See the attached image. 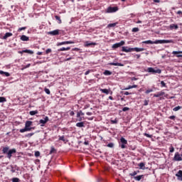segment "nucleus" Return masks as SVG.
I'll return each mask as SVG.
<instances>
[{
    "label": "nucleus",
    "mask_w": 182,
    "mask_h": 182,
    "mask_svg": "<svg viewBox=\"0 0 182 182\" xmlns=\"http://www.w3.org/2000/svg\"><path fill=\"white\" fill-rule=\"evenodd\" d=\"M143 50H146V49L143 48H130L127 46L122 47V52H125L126 53H129V52H143Z\"/></svg>",
    "instance_id": "nucleus-1"
},
{
    "label": "nucleus",
    "mask_w": 182,
    "mask_h": 182,
    "mask_svg": "<svg viewBox=\"0 0 182 182\" xmlns=\"http://www.w3.org/2000/svg\"><path fill=\"white\" fill-rule=\"evenodd\" d=\"M32 126V121H26L25 124V127L23 129H20V133H25V132H31L33 127Z\"/></svg>",
    "instance_id": "nucleus-2"
},
{
    "label": "nucleus",
    "mask_w": 182,
    "mask_h": 182,
    "mask_svg": "<svg viewBox=\"0 0 182 182\" xmlns=\"http://www.w3.org/2000/svg\"><path fill=\"white\" fill-rule=\"evenodd\" d=\"M146 72H148V73H152V75H156V73H158L160 75L161 73V70L160 69H154V68L149 67L146 69Z\"/></svg>",
    "instance_id": "nucleus-3"
},
{
    "label": "nucleus",
    "mask_w": 182,
    "mask_h": 182,
    "mask_svg": "<svg viewBox=\"0 0 182 182\" xmlns=\"http://www.w3.org/2000/svg\"><path fill=\"white\" fill-rule=\"evenodd\" d=\"M85 116V113L82 112V110H80L77 112V122H82V120H85V118L83 117Z\"/></svg>",
    "instance_id": "nucleus-4"
},
{
    "label": "nucleus",
    "mask_w": 182,
    "mask_h": 182,
    "mask_svg": "<svg viewBox=\"0 0 182 182\" xmlns=\"http://www.w3.org/2000/svg\"><path fill=\"white\" fill-rule=\"evenodd\" d=\"M120 143L121 144L119 146L121 149H127V140H126V139L121 137Z\"/></svg>",
    "instance_id": "nucleus-5"
},
{
    "label": "nucleus",
    "mask_w": 182,
    "mask_h": 182,
    "mask_svg": "<svg viewBox=\"0 0 182 182\" xmlns=\"http://www.w3.org/2000/svg\"><path fill=\"white\" fill-rule=\"evenodd\" d=\"M156 45L159 43H173V40H156L154 41Z\"/></svg>",
    "instance_id": "nucleus-6"
},
{
    "label": "nucleus",
    "mask_w": 182,
    "mask_h": 182,
    "mask_svg": "<svg viewBox=\"0 0 182 182\" xmlns=\"http://www.w3.org/2000/svg\"><path fill=\"white\" fill-rule=\"evenodd\" d=\"M117 11H119V8H117V6H114V7L109 6L107 9V13L113 14V12H117Z\"/></svg>",
    "instance_id": "nucleus-7"
},
{
    "label": "nucleus",
    "mask_w": 182,
    "mask_h": 182,
    "mask_svg": "<svg viewBox=\"0 0 182 182\" xmlns=\"http://www.w3.org/2000/svg\"><path fill=\"white\" fill-rule=\"evenodd\" d=\"M124 43H126L124 41H121L119 43L113 44L112 48L113 49H117V48H120V46H123Z\"/></svg>",
    "instance_id": "nucleus-8"
},
{
    "label": "nucleus",
    "mask_w": 182,
    "mask_h": 182,
    "mask_svg": "<svg viewBox=\"0 0 182 182\" xmlns=\"http://www.w3.org/2000/svg\"><path fill=\"white\" fill-rule=\"evenodd\" d=\"M48 122H49V117H45L44 119H40L39 123H41V127H43Z\"/></svg>",
    "instance_id": "nucleus-9"
},
{
    "label": "nucleus",
    "mask_w": 182,
    "mask_h": 182,
    "mask_svg": "<svg viewBox=\"0 0 182 182\" xmlns=\"http://www.w3.org/2000/svg\"><path fill=\"white\" fill-rule=\"evenodd\" d=\"M16 153V149H12L9 151L7 153V159H11L12 157V154H15Z\"/></svg>",
    "instance_id": "nucleus-10"
},
{
    "label": "nucleus",
    "mask_w": 182,
    "mask_h": 182,
    "mask_svg": "<svg viewBox=\"0 0 182 182\" xmlns=\"http://www.w3.org/2000/svg\"><path fill=\"white\" fill-rule=\"evenodd\" d=\"M75 43L73 41H63L57 43V46H62V45H72Z\"/></svg>",
    "instance_id": "nucleus-11"
},
{
    "label": "nucleus",
    "mask_w": 182,
    "mask_h": 182,
    "mask_svg": "<svg viewBox=\"0 0 182 182\" xmlns=\"http://www.w3.org/2000/svg\"><path fill=\"white\" fill-rule=\"evenodd\" d=\"M60 31V30H54L52 31L48 32V35H51V36H56L58 35H59V32Z\"/></svg>",
    "instance_id": "nucleus-12"
},
{
    "label": "nucleus",
    "mask_w": 182,
    "mask_h": 182,
    "mask_svg": "<svg viewBox=\"0 0 182 182\" xmlns=\"http://www.w3.org/2000/svg\"><path fill=\"white\" fill-rule=\"evenodd\" d=\"M135 181H141L144 179V175H139L134 177Z\"/></svg>",
    "instance_id": "nucleus-13"
},
{
    "label": "nucleus",
    "mask_w": 182,
    "mask_h": 182,
    "mask_svg": "<svg viewBox=\"0 0 182 182\" xmlns=\"http://www.w3.org/2000/svg\"><path fill=\"white\" fill-rule=\"evenodd\" d=\"M58 137H59L58 141H63V143H65V144H66V143L68 142V139H66V138L65 137L64 135H63V136L59 135Z\"/></svg>",
    "instance_id": "nucleus-14"
},
{
    "label": "nucleus",
    "mask_w": 182,
    "mask_h": 182,
    "mask_svg": "<svg viewBox=\"0 0 182 182\" xmlns=\"http://www.w3.org/2000/svg\"><path fill=\"white\" fill-rule=\"evenodd\" d=\"M92 45L96 46L97 44L96 43H90L89 41H85L84 46L85 48H89V46H92Z\"/></svg>",
    "instance_id": "nucleus-15"
},
{
    "label": "nucleus",
    "mask_w": 182,
    "mask_h": 182,
    "mask_svg": "<svg viewBox=\"0 0 182 182\" xmlns=\"http://www.w3.org/2000/svg\"><path fill=\"white\" fill-rule=\"evenodd\" d=\"M18 53L22 55V53H29L30 55H33V51L31 50H23L22 51H18Z\"/></svg>",
    "instance_id": "nucleus-16"
},
{
    "label": "nucleus",
    "mask_w": 182,
    "mask_h": 182,
    "mask_svg": "<svg viewBox=\"0 0 182 182\" xmlns=\"http://www.w3.org/2000/svg\"><path fill=\"white\" fill-rule=\"evenodd\" d=\"M21 41H23V42H28L29 41V37L22 35L20 38Z\"/></svg>",
    "instance_id": "nucleus-17"
},
{
    "label": "nucleus",
    "mask_w": 182,
    "mask_h": 182,
    "mask_svg": "<svg viewBox=\"0 0 182 182\" xmlns=\"http://www.w3.org/2000/svg\"><path fill=\"white\" fill-rule=\"evenodd\" d=\"M166 95V92L161 91L158 92L157 94L154 95V97H160L161 96H164Z\"/></svg>",
    "instance_id": "nucleus-18"
},
{
    "label": "nucleus",
    "mask_w": 182,
    "mask_h": 182,
    "mask_svg": "<svg viewBox=\"0 0 182 182\" xmlns=\"http://www.w3.org/2000/svg\"><path fill=\"white\" fill-rule=\"evenodd\" d=\"M140 170H146V164H144V162H141L138 164Z\"/></svg>",
    "instance_id": "nucleus-19"
},
{
    "label": "nucleus",
    "mask_w": 182,
    "mask_h": 182,
    "mask_svg": "<svg viewBox=\"0 0 182 182\" xmlns=\"http://www.w3.org/2000/svg\"><path fill=\"white\" fill-rule=\"evenodd\" d=\"M108 65H109V66H124V65L120 63H109Z\"/></svg>",
    "instance_id": "nucleus-20"
},
{
    "label": "nucleus",
    "mask_w": 182,
    "mask_h": 182,
    "mask_svg": "<svg viewBox=\"0 0 182 182\" xmlns=\"http://www.w3.org/2000/svg\"><path fill=\"white\" fill-rule=\"evenodd\" d=\"M169 28L171 31H173V29H178V26L177 24L172 23L169 26Z\"/></svg>",
    "instance_id": "nucleus-21"
},
{
    "label": "nucleus",
    "mask_w": 182,
    "mask_h": 182,
    "mask_svg": "<svg viewBox=\"0 0 182 182\" xmlns=\"http://www.w3.org/2000/svg\"><path fill=\"white\" fill-rule=\"evenodd\" d=\"M9 151V146H5V147H4L3 149H2V153H3V154H8Z\"/></svg>",
    "instance_id": "nucleus-22"
},
{
    "label": "nucleus",
    "mask_w": 182,
    "mask_h": 182,
    "mask_svg": "<svg viewBox=\"0 0 182 182\" xmlns=\"http://www.w3.org/2000/svg\"><path fill=\"white\" fill-rule=\"evenodd\" d=\"M12 33H6L4 36L2 38V39L6 40L8 38H11L12 36Z\"/></svg>",
    "instance_id": "nucleus-23"
},
{
    "label": "nucleus",
    "mask_w": 182,
    "mask_h": 182,
    "mask_svg": "<svg viewBox=\"0 0 182 182\" xmlns=\"http://www.w3.org/2000/svg\"><path fill=\"white\" fill-rule=\"evenodd\" d=\"M142 43H145L146 45H154L155 44L154 41H152L151 40L143 41Z\"/></svg>",
    "instance_id": "nucleus-24"
},
{
    "label": "nucleus",
    "mask_w": 182,
    "mask_h": 182,
    "mask_svg": "<svg viewBox=\"0 0 182 182\" xmlns=\"http://www.w3.org/2000/svg\"><path fill=\"white\" fill-rule=\"evenodd\" d=\"M176 176L178 178V180H182V171L179 170L176 174Z\"/></svg>",
    "instance_id": "nucleus-25"
},
{
    "label": "nucleus",
    "mask_w": 182,
    "mask_h": 182,
    "mask_svg": "<svg viewBox=\"0 0 182 182\" xmlns=\"http://www.w3.org/2000/svg\"><path fill=\"white\" fill-rule=\"evenodd\" d=\"M0 75H4L6 77H9V76H11V74L3 70H0Z\"/></svg>",
    "instance_id": "nucleus-26"
},
{
    "label": "nucleus",
    "mask_w": 182,
    "mask_h": 182,
    "mask_svg": "<svg viewBox=\"0 0 182 182\" xmlns=\"http://www.w3.org/2000/svg\"><path fill=\"white\" fill-rule=\"evenodd\" d=\"M100 90L102 93H105V95H109V93H110V90L108 89H100Z\"/></svg>",
    "instance_id": "nucleus-27"
},
{
    "label": "nucleus",
    "mask_w": 182,
    "mask_h": 182,
    "mask_svg": "<svg viewBox=\"0 0 182 182\" xmlns=\"http://www.w3.org/2000/svg\"><path fill=\"white\" fill-rule=\"evenodd\" d=\"M112 74V71L108 70H105V72L103 73V75H105V76H110Z\"/></svg>",
    "instance_id": "nucleus-28"
},
{
    "label": "nucleus",
    "mask_w": 182,
    "mask_h": 182,
    "mask_svg": "<svg viewBox=\"0 0 182 182\" xmlns=\"http://www.w3.org/2000/svg\"><path fill=\"white\" fill-rule=\"evenodd\" d=\"M64 50H70V47H67V48L63 47L58 50V52H63Z\"/></svg>",
    "instance_id": "nucleus-29"
},
{
    "label": "nucleus",
    "mask_w": 182,
    "mask_h": 182,
    "mask_svg": "<svg viewBox=\"0 0 182 182\" xmlns=\"http://www.w3.org/2000/svg\"><path fill=\"white\" fill-rule=\"evenodd\" d=\"M76 127H85V122H77L76 124Z\"/></svg>",
    "instance_id": "nucleus-30"
},
{
    "label": "nucleus",
    "mask_w": 182,
    "mask_h": 182,
    "mask_svg": "<svg viewBox=\"0 0 182 182\" xmlns=\"http://www.w3.org/2000/svg\"><path fill=\"white\" fill-rule=\"evenodd\" d=\"M117 23H109L107 25V28H114V26H116V25H117Z\"/></svg>",
    "instance_id": "nucleus-31"
},
{
    "label": "nucleus",
    "mask_w": 182,
    "mask_h": 182,
    "mask_svg": "<svg viewBox=\"0 0 182 182\" xmlns=\"http://www.w3.org/2000/svg\"><path fill=\"white\" fill-rule=\"evenodd\" d=\"M38 110L30 111L29 114H31V116H35V114H38Z\"/></svg>",
    "instance_id": "nucleus-32"
},
{
    "label": "nucleus",
    "mask_w": 182,
    "mask_h": 182,
    "mask_svg": "<svg viewBox=\"0 0 182 182\" xmlns=\"http://www.w3.org/2000/svg\"><path fill=\"white\" fill-rule=\"evenodd\" d=\"M56 21H58V23H62V19H60V16H55Z\"/></svg>",
    "instance_id": "nucleus-33"
},
{
    "label": "nucleus",
    "mask_w": 182,
    "mask_h": 182,
    "mask_svg": "<svg viewBox=\"0 0 182 182\" xmlns=\"http://www.w3.org/2000/svg\"><path fill=\"white\" fill-rule=\"evenodd\" d=\"M107 147H109V149H113V147H114V144L113 142H111L107 145Z\"/></svg>",
    "instance_id": "nucleus-34"
},
{
    "label": "nucleus",
    "mask_w": 182,
    "mask_h": 182,
    "mask_svg": "<svg viewBox=\"0 0 182 182\" xmlns=\"http://www.w3.org/2000/svg\"><path fill=\"white\" fill-rule=\"evenodd\" d=\"M4 102H6V98L4 97H0V103H4Z\"/></svg>",
    "instance_id": "nucleus-35"
},
{
    "label": "nucleus",
    "mask_w": 182,
    "mask_h": 182,
    "mask_svg": "<svg viewBox=\"0 0 182 182\" xmlns=\"http://www.w3.org/2000/svg\"><path fill=\"white\" fill-rule=\"evenodd\" d=\"M55 151H56V149H55V147L52 146L51 149L50 151V154H53V153H55Z\"/></svg>",
    "instance_id": "nucleus-36"
},
{
    "label": "nucleus",
    "mask_w": 182,
    "mask_h": 182,
    "mask_svg": "<svg viewBox=\"0 0 182 182\" xmlns=\"http://www.w3.org/2000/svg\"><path fill=\"white\" fill-rule=\"evenodd\" d=\"M129 176H131V177H136V176H137V172H136V171H135L129 173Z\"/></svg>",
    "instance_id": "nucleus-37"
},
{
    "label": "nucleus",
    "mask_w": 182,
    "mask_h": 182,
    "mask_svg": "<svg viewBox=\"0 0 182 182\" xmlns=\"http://www.w3.org/2000/svg\"><path fill=\"white\" fill-rule=\"evenodd\" d=\"M180 109H181V107L180 106H178V107H176L173 109V112H178V110H180Z\"/></svg>",
    "instance_id": "nucleus-38"
},
{
    "label": "nucleus",
    "mask_w": 182,
    "mask_h": 182,
    "mask_svg": "<svg viewBox=\"0 0 182 182\" xmlns=\"http://www.w3.org/2000/svg\"><path fill=\"white\" fill-rule=\"evenodd\" d=\"M33 134H35V133H29L28 134L25 135V137H28V139L32 137V136H33Z\"/></svg>",
    "instance_id": "nucleus-39"
},
{
    "label": "nucleus",
    "mask_w": 182,
    "mask_h": 182,
    "mask_svg": "<svg viewBox=\"0 0 182 182\" xmlns=\"http://www.w3.org/2000/svg\"><path fill=\"white\" fill-rule=\"evenodd\" d=\"M169 151L171 153H174V148L173 147V145H171V146L169 147Z\"/></svg>",
    "instance_id": "nucleus-40"
},
{
    "label": "nucleus",
    "mask_w": 182,
    "mask_h": 182,
    "mask_svg": "<svg viewBox=\"0 0 182 182\" xmlns=\"http://www.w3.org/2000/svg\"><path fill=\"white\" fill-rule=\"evenodd\" d=\"M140 31V29H139V28L135 27L132 28V32H139Z\"/></svg>",
    "instance_id": "nucleus-41"
},
{
    "label": "nucleus",
    "mask_w": 182,
    "mask_h": 182,
    "mask_svg": "<svg viewBox=\"0 0 182 182\" xmlns=\"http://www.w3.org/2000/svg\"><path fill=\"white\" fill-rule=\"evenodd\" d=\"M44 91L46 92V93L47 95H50V90L49 89L45 88V89H44Z\"/></svg>",
    "instance_id": "nucleus-42"
},
{
    "label": "nucleus",
    "mask_w": 182,
    "mask_h": 182,
    "mask_svg": "<svg viewBox=\"0 0 182 182\" xmlns=\"http://www.w3.org/2000/svg\"><path fill=\"white\" fill-rule=\"evenodd\" d=\"M151 92H153V89H149L146 90L145 93L146 95H149V93H151Z\"/></svg>",
    "instance_id": "nucleus-43"
},
{
    "label": "nucleus",
    "mask_w": 182,
    "mask_h": 182,
    "mask_svg": "<svg viewBox=\"0 0 182 182\" xmlns=\"http://www.w3.org/2000/svg\"><path fill=\"white\" fill-rule=\"evenodd\" d=\"M46 55H48V53H52V49L51 48H48L46 50Z\"/></svg>",
    "instance_id": "nucleus-44"
},
{
    "label": "nucleus",
    "mask_w": 182,
    "mask_h": 182,
    "mask_svg": "<svg viewBox=\"0 0 182 182\" xmlns=\"http://www.w3.org/2000/svg\"><path fill=\"white\" fill-rule=\"evenodd\" d=\"M20 180L18 178H12V182H19Z\"/></svg>",
    "instance_id": "nucleus-45"
},
{
    "label": "nucleus",
    "mask_w": 182,
    "mask_h": 182,
    "mask_svg": "<svg viewBox=\"0 0 182 182\" xmlns=\"http://www.w3.org/2000/svg\"><path fill=\"white\" fill-rule=\"evenodd\" d=\"M144 136H146V137H149V139H151V137H153V135H150L147 133H144Z\"/></svg>",
    "instance_id": "nucleus-46"
},
{
    "label": "nucleus",
    "mask_w": 182,
    "mask_h": 182,
    "mask_svg": "<svg viewBox=\"0 0 182 182\" xmlns=\"http://www.w3.org/2000/svg\"><path fill=\"white\" fill-rule=\"evenodd\" d=\"M117 119H114V120H111V123L112 124H117Z\"/></svg>",
    "instance_id": "nucleus-47"
},
{
    "label": "nucleus",
    "mask_w": 182,
    "mask_h": 182,
    "mask_svg": "<svg viewBox=\"0 0 182 182\" xmlns=\"http://www.w3.org/2000/svg\"><path fill=\"white\" fill-rule=\"evenodd\" d=\"M39 156H41V152H39V151H37L35 152V156L36 157H39Z\"/></svg>",
    "instance_id": "nucleus-48"
},
{
    "label": "nucleus",
    "mask_w": 182,
    "mask_h": 182,
    "mask_svg": "<svg viewBox=\"0 0 182 182\" xmlns=\"http://www.w3.org/2000/svg\"><path fill=\"white\" fill-rule=\"evenodd\" d=\"M178 53H182V51H173L172 52L173 55H178Z\"/></svg>",
    "instance_id": "nucleus-49"
},
{
    "label": "nucleus",
    "mask_w": 182,
    "mask_h": 182,
    "mask_svg": "<svg viewBox=\"0 0 182 182\" xmlns=\"http://www.w3.org/2000/svg\"><path fill=\"white\" fill-rule=\"evenodd\" d=\"M128 110H130V108L127 107H124L122 109V112H127Z\"/></svg>",
    "instance_id": "nucleus-50"
},
{
    "label": "nucleus",
    "mask_w": 182,
    "mask_h": 182,
    "mask_svg": "<svg viewBox=\"0 0 182 182\" xmlns=\"http://www.w3.org/2000/svg\"><path fill=\"white\" fill-rule=\"evenodd\" d=\"M161 87H166V82L164 81H161Z\"/></svg>",
    "instance_id": "nucleus-51"
},
{
    "label": "nucleus",
    "mask_w": 182,
    "mask_h": 182,
    "mask_svg": "<svg viewBox=\"0 0 182 182\" xmlns=\"http://www.w3.org/2000/svg\"><path fill=\"white\" fill-rule=\"evenodd\" d=\"M129 89H133L132 85H129L127 87L124 88V90H129Z\"/></svg>",
    "instance_id": "nucleus-52"
},
{
    "label": "nucleus",
    "mask_w": 182,
    "mask_h": 182,
    "mask_svg": "<svg viewBox=\"0 0 182 182\" xmlns=\"http://www.w3.org/2000/svg\"><path fill=\"white\" fill-rule=\"evenodd\" d=\"M25 29H26V27H21L18 28V31L21 32V31H25Z\"/></svg>",
    "instance_id": "nucleus-53"
},
{
    "label": "nucleus",
    "mask_w": 182,
    "mask_h": 182,
    "mask_svg": "<svg viewBox=\"0 0 182 182\" xmlns=\"http://www.w3.org/2000/svg\"><path fill=\"white\" fill-rule=\"evenodd\" d=\"M168 119H170L171 120H176V116L174 115L170 116Z\"/></svg>",
    "instance_id": "nucleus-54"
},
{
    "label": "nucleus",
    "mask_w": 182,
    "mask_h": 182,
    "mask_svg": "<svg viewBox=\"0 0 182 182\" xmlns=\"http://www.w3.org/2000/svg\"><path fill=\"white\" fill-rule=\"evenodd\" d=\"M144 106H147L148 105H149V101L148 100H145L144 101Z\"/></svg>",
    "instance_id": "nucleus-55"
},
{
    "label": "nucleus",
    "mask_w": 182,
    "mask_h": 182,
    "mask_svg": "<svg viewBox=\"0 0 182 182\" xmlns=\"http://www.w3.org/2000/svg\"><path fill=\"white\" fill-rule=\"evenodd\" d=\"M124 95H125V96H129V95H132V93L127 91L124 92Z\"/></svg>",
    "instance_id": "nucleus-56"
},
{
    "label": "nucleus",
    "mask_w": 182,
    "mask_h": 182,
    "mask_svg": "<svg viewBox=\"0 0 182 182\" xmlns=\"http://www.w3.org/2000/svg\"><path fill=\"white\" fill-rule=\"evenodd\" d=\"M90 72H92V70H88L87 71L85 72V75H89V73H90Z\"/></svg>",
    "instance_id": "nucleus-57"
},
{
    "label": "nucleus",
    "mask_w": 182,
    "mask_h": 182,
    "mask_svg": "<svg viewBox=\"0 0 182 182\" xmlns=\"http://www.w3.org/2000/svg\"><path fill=\"white\" fill-rule=\"evenodd\" d=\"M31 67V64H27L24 68L23 69H28V68H30Z\"/></svg>",
    "instance_id": "nucleus-58"
},
{
    "label": "nucleus",
    "mask_w": 182,
    "mask_h": 182,
    "mask_svg": "<svg viewBox=\"0 0 182 182\" xmlns=\"http://www.w3.org/2000/svg\"><path fill=\"white\" fill-rule=\"evenodd\" d=\"M73 50H76V52H79V50H80V49L77 48H73Z\"/></svg>",
    "instance_id": "nucleus-59"
},
{
    "label": "nucleus",
    "mask_w": 182,
    "mask_h": 182,
    "mask_svg": "<svg viewBox=\"0 0 182 182\" xmlns=\"http://www.w3.org/2000/svg\"><path fill=\"white\" fill-rule=\"evenodd\" d=\"M140 54H136V55H135V57L136 58V59H140Z\"/></svg>",
    "instance_id": "nucleus-60"
},
{
    "label": "nucleus",
    "mask_w": 182,
    "mask_h": 182,
    "mask_svg": "<svg viewBox=\"0 0 182 182\" xmlns=\"http://www.w3.org/2000/svg\"><path fill=\"white\" fill-rule=\"evenodd\" d=\"M70 116H75V112H74L73 111H71V112H70Z\"/></svg>",
    "instance_id": "nucleus-61"
},
{
    "label": "nucleus",
    "mask_w": 182,
    "mask_h": 182,
    "mask_svg": "<svg viewBox=\"0 0 182 182\" xmlns=\"http://www.w3.org/2000/svg\"><path fill=\"white\" fill-rule=\"evenodd\" d=\"M86 114H87V116H92V114H93V113L88 112L86 113Z\"/></svg>",
    "instance_id": "nucleus-62"
},
{
    "label": "nucleus",
    "mask_w": 182,
    "mask_h": 182,
    "mask_svg": "<svg viewBox=\"0 0 182 182\" xmlns=\"http://www.w3.org/2000/svg\"><path fill=\"white\" fill-rule=\"evenodd\" d=\"M11 173H15V169L14 168V166H11Z\"/></svg>",
    "instance_id": "nucleus-63"
},
{
    "label": "nucleus",
    "mask_w": 182,
    "mask_h": 182,
    "mask_svg": "<svg viewBox=\"0 0 182 182\" xmlns=\"http://www.w3.org/2000/svg\"><path fill=\"white\" fill-rule=\"evenodd\" d=\"M176 14L178 15H182V11H178Z\"/></svg>",
    "instance_id": "nucleus-64"
}]
</instances>
